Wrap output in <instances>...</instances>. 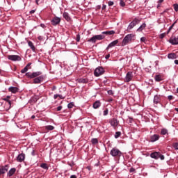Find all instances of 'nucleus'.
I'll return each mask as SVG.
<instances>
[{
	"instance_id": "nucleus-23",
	"label": "nucleus",
	"mask_w": 178,
	"mask_h": 178,
	"mask_svg": "<svg viewBox=\"0 0 178 178\" xmlns=\"http://www.w3.org/2000/svg\"><path fill=\"white\" fill-rule=\"evenodd\" d=\"M28 45L29 47H30L33 52H35V46H34V44L33 43V42L31 41L28 42Z\"/></svg>"
},
{
	"instance_id": "nucleus-26",
	"label": "nucleus",
	"mask_w": 178,
	"mask_h": 178,
	"mask_svg": "<svg viewBox=\"0 0 178 178\" xmlns=\"http://www.w3.org/2000/svg\"><path fill=\"white\" fill-rule=\"evenodd\" d=\"M145 27H147V24L143 23L138 29L137 31H143V30H144V29H145Z\"/></svg>"
},
{
	"instance_id": "nucleus-31",
	"label": "nucleus",
	"mask_w": 178,
	"mask_h": 178,
	"mask_svg": "<svg viewBox=\"0 0 178 178\" xmlns=\"http://www.w3.org/2000/svg\"><path fill=\"white\" fill-rule=\"evenodd\" d=\"M40 168H42V169H45L46 170H48V165L47 163H42L40 165Z\"/></svg>"
},
{
	"instance_id": "nucleus-60",
	"label": "nucleus",
	"mask_w": 178,
	"mask_h": 178,
	"mask_svg": "<svg viewBox=\"0 0 178 178\" xmlns=\"http://www.w3.org/2000/svg\"><path fill=\"white\" fill-rule=\"evenodd\" d=\"M31 63H28V64L26 65L27 68H29V66H31Z\"/></svg>"
},
{
	"instance_id": "nucleus-7",
	"label": "nucleus",
	"mask_w": 178,
	"mask_h": 178,
	"mask_svg": "<svg viewBox=\"0 0 178 178\" xmlns=\"http://www.w3.org/2000/svg\"><path fill=\"white\" fill-rule=\"evenodd\" d=\"M140 22H141V19H138V18H135L128 26L127 27V30H131L134 27H135V26H137V24H138V23H140Z\"/></svg>"
},
{
	"instance_id": "nucleus-16",
	"label": "nucleus",
	"mask_w": 178,
	"mask_h": 178,
	"mask_svg": "<svg viewBox=\"0 0 178 178\" xmlns=\"http://www.w3.org/2000/svg\"><path fill=\"white\" fill-rule=\"evenodd\" d=\"M119 43V40H115L113 42H111L106 48V50L108 51V49H109L110 48H113V47H115L117 44Z\"/></svg>"
},
{
	"instance_id": "nucleus-40",
	"label": "nucleus",
	"mask_w": 178,
	"mask_h": 178,
	"mask_svg": "<svg viewBox=\"0 0 178 178\" xmlns=\"http://www.w3.org/2000/svg\"><path fill=\"white\" fill-rule=\"evenodd\" d=\"M174 10L175 12H178V4H174Z\"/></svg>"
},
{
	"instance_id": "nucleus-51",
	"label": "nucleus",
	"mask_w": 178,
	"mask_h": 178,
	"mask_svg": "<svg viewBox=\"0 0 178 178\" xmlns=\"http://www.w3.org/2000/svg\"><path fill=\"white\" fill-rule=\"evenodd\" d=\"M38 40H39V41H42V36H38Z\"/></svg>"
},
{
	"instance_id": "nucleus-1",
	"label": "nucleus",
	"mask_w": 178,
	"mask_h": 178,
	"mask_svg": "<svg viewBox=\"0 0 178 178\" xmlns=\"http://www.w3.org/2000/svg\"><path fill=\"white\" fill-rule=\"evenodd\" d=\"M42 72L38 71L35 72H27L26 73V76H27L28 79H33V83L35 84H40L41 81H43L44 79H45V76L42 75Z\"/></svg>"
},
{
	"instance_id": "nucleus-57",
	"label": "nucleus",
	"mask_w": 178,
	"mask_h": 178,
	"mask_svg": "<svg viewBox=\"0 0 178 178\" xmlns=\"http://www.w3.org/2000/svg\"><path fill=\"white\" fill-rule=\"evenodd\" d=\"M106 9V5H103L102 6V10Z\"/></svg>"
},
{
	"instance_id": "nucleus-61",
	"label": "nucleus",
	"mask_w": 178,
	"mask_h": 178,
	"mask_svg": "<svg viewBox=\"0 0 178 178\" xmlns=\"http://www.w3.org/2000/svg\"><path fill=\"white\" fill-rule=\"evenodd\" d=\"M175 65H178V60H175Z\"/></svg>"
},
{
	"instance_id": "nucleus-12",
	"label": "nucleus",
	"mask_w": 178,
	"mask_h": 178,
	"mask_svg": "<svg viewBox=\"0 0 178 178\" xmlns=\"http://www.w3.org/2000/svg\"><path fill=\"white\" fill-rule=\"evenodd\" d=\"M169 42L172 45H177L178 44V37L172 36Z\"/></svg>"
},
{
	"instance_id": "nucleus-59",
	"label": "nucleus",
	"mask_w": 178,
	"mask_h": 178,
	"mask_svg": "<svg viewBox=\"0 0 178 178\" xmlns=\"http://www.w3.org/2000/svg\"><path fill=\"white\" fill-rule=\"evenodd\" d=\"M162 2H163V0H159L158 3H160V5H161V3H162Z\"/></svg>"
},
{
	"instance_id": "nucleus-14",
	"label": "nucleus",
	"mask_w": 178,
	"mask_h": 178,
	"mask_svg": "<svg viewBox=\"0 0 178 178\" xmlns=\"http://www.w3.org/2000/svg\"><path fill=\"white\" fill-rule=\"evenodd\" d=\"M132 79H133V72H128L127 73V75H126V77H125L126 83H129V81H131Z\"/></svg>"
},
{
	"instance_id": "nucleus-9",
	"label": "nucleus",
	"mask_w": 178,
	"mask_h": 178,
	"mask_svg": "<svg viewBox=\"0 0 178 178\" xmlns=\"http://www.w3.org/2000/svg\"><path fill=\"white\" fill-rule=\"evenodd\" d=\"M7 58L9 60H12L13 62H16V61L19 62L22 60V57L17 55H8Z\"/></svg>"
},
{
	"instance_id": "nucleus-58",
	"label": "nucleus",
	"mask_w": 178,
	"mask_h": 178,
	"mask_svg": "<svg viewBox=\"0 0 178 178\" xmlns=\"http://www.w3.org/2000/svg\"><path fill=\"white\" fill-rule=\"evenodd\" d=\"M70 178H77V176H76V175H71Z\"/></svg>"
},
{
	"instance_id": "nucleus-28",
	"label": "nucleus",
	"mask_w": 178,
	"mask_h": 178,
	"mask_svg": "<svg viewBox=\"0 0 178 178\" xmlns=\"http://www.w3.org/2000/svg\"><path fill=\"white\" fill-rule=\"evenodd\" d=\"M91 143L93 145L98 144V139L97 138H92Z\"/></svg>"
},
{
	"instance_id": "nucleus-44",
	"label": "nucleus",
	"mask_w": 178,
	"mask_h": 178,
	"mask_svg": "<svg viewBox=\"0 0 178 178\" xmlns=\"http://www.w3.org/2000/svg\"><path fill=\"white\" fill-rule=\"evenodd\" d=\"M113 4H114V3H113V1H108V6H113Z\"/></svg>"
},
{
	"instance_id": "nucleus-56",
	"label": "nucleus",
	"mask_w": 178,
	"mask_h": 178,
	"mask_svg": "<svg viewBox=\"0 0 178 178\" xmlns=\"http://www.w3.org/2000/svg\"><path fill=\"white\" fill-rule=\"evenodd\" d=\"M113 101V99L111 98L107 100V102H112Z\"/></svg>"
},
{
	"instance_id": "nucleus-36",
	"label": "nucleus",
	"mask_w": 178,
	"mask_h": 178,
	"mask_svg": "<svg viewBox=\"0 0 178 178\" xmlns=\"http://www.w3.org/2000/svg\"><path fill=\"white\" fill-rule=\"evenodd\" d=\"M29 70V68H27V66H26L24 69L21 70V73H26V72Z\"/></svg>"
},
{
	"instance_id": "nucleus-11",
	"label": "nucleus",
	"mask_w": 178,
	"mask_h": 178,
	"mask_svg": "<svg viewBox=\"0 0 178 178\" xmlns=\"http://www.w3.org/2000/svg\"><path fill=\"white\" fill-rule=\"evenodd\" d=\"M153 102H154V106H157L158 104H160L161 105V95H154Z\"/></svg>"
},
{
	"instance_id": "nucleus-42",
	"label": "nucleus",
	"mask_w": 178,
	"mask_h": 178,
	"mask_svg": "<svg viewBox=\"0 0 178 178\" xmlns=\"http://www.w3.org/2000/svg\"><path fill=\"white\" fill-rule=\"evenodd\" d=\"M108 95H113V91L112 90H109L107 91Z\"/></svg>"
},
{
	"instance_id": "nucleus-35",
	"label": "nucleus",
	"mask_w": 178,
	"mask_h": 178,
	"mask_svg": "<svg viewBox=\"0 0 178 178\" xmlns=\"http://www.w3.org/2000/svg\"><path fill=\"white\" fill-rule=\"evenodd\" d=\"M120 6H122V8H124V6H126V3L124 2L123 0H120Z\"/></svg>"
},
{
	"instance_id": "nucleus-4",
	"label": "nucleus",
	"mask_w": 178,
	"mask_h": 178,
	"mask_svg": "<svg viewBox=\"0 0 178 178\" xmlns=\"http://www.w3.org/2000/svg\"><path fill=\"white\" fill-rule=\"evenodd\" d=\"M150 157L152 158L153 159H155L156 161L159 159V158L161 161H163L165 159V156H163L159 152H154L151 153Z\"/></svg>"
},
{
	"instance_id": "nucleus-41",
	"label": "nucleus",
	"mask_w": 178,
	"mask_h": 178,
	"mask_svg": "<svg viewBox=\"0 0 178 178\" xmlns=\"http://www.w3.org/2000/svg\"><path fill=\"white\" fill-rule=\"evenodd\" d=\"M166 35V33H163L160 35V38L162 40L165 38V36Z\"/></svg>"
},
{
	"instance_id": "nucleus-52",
	"label": "nucleus",
	"mask_w": 178,
	"mask_h": 178,
	"mask_svg": "<svg viewBox=\"0 0 178 178\" xmlns=\"http://www.w3.org/2000/svg\"><path fill=\"white\" fill-rule=\"evenodd\" d=\"M106 59H109V58H111V55L110 54H107L106 56H105Z\"/></svg>"
},
{
	"instance_id": "nucleus-63",
	"label": "nucleus",
	"mask_w": 178,
	"mask_h": 178,
	"mask_svg": "<svg viewBox=\"0 0 178 178\" xmlns=\"http://www.w3.org/2000/svg\"><path fill=\"white\" fill-rule=\"evenodd\" d=\"M39 2H40V0H35V3H37V5H38Z\"/></svg>"
},
{
	"instance_id": "nucleus-3",
	"label": "nucleus",
	"mask_w": 178,
	"mask_h": 178,
	"mask_svg": "<svg viewBox=\"0 0 178 178\" xmlns=\"http://www.w3.org/2000/svg\"><path fill=\"white\" fill-rule=\"evenodd\" d=\"M134 37V35L133 34H128L127 35L124 39L122 41L121 45L122 47H125V45H127L131 40H133V38Z\"/></svg>"
},
{
	"instance_id": "nucleus-33",
	"label": "nucleus",
	"mask_w": 178,
	"mask_h": 178,
	"mask_svg": "<svg viewBox=\"0 0 178 178\" xmlns=\"http://www.w3.org/2000/svg\"><path fill=\"white\" fill-rule=\"evenodd\" d=\"M3 101H6V102H8V104L9 105V106L12 105V102H10V100H9V99H8L7 97L3 98Z\"/></svg>"
},
{
	"instance_id": "nucleus-43",
	"label": "nucleus",
	"mask_w": 178,
	"mask_h": 178,
	"mask_svg": "<svg viewBox=\"0 0 178 178\" xmlns=\"http://www.w3.org/2000/svg\"><path fill=\"white\" fill-rule=\"evenodd\" d=\"M146 40H147V38H146L145 37H142V38H140V41H141L142 42H145Z\"/></svg>"
},
{
	"instance_id": "nucleus-45",
	"label": "nucleus",
	"mask_w": 178,
	"mask_h": 178,
	"mask_svg": "<svg viewBox=\"0 0 178 178\" xmlns=\"http://www.w3.org/2000/svg\"><path fill=\"white\" fill-rule=\"evenodd\" d=\"M128 119H129V123H133V118L128 117Z\"/></svg>"
},
{
	"instance_id": "nucleus-13",
	"label": "nucleus",
	"mask_w": 178,
	"mask_h": 178,
	"mask_svg": "<svg viewBox=\"0 0 178 178\" xmlns=\"http://www.w3.org/2000/svg\"><path fill=\"white\" fill-rule=\"evenodd\" d=\"M24 159H26L24 153H21L17 156V162H24Z\"/></svg>"
},
{
	"instance_id": "nucleus-6",
	"label": "nucleus",
	"mask_w": 178,
	"mask_h": 178,
	"mask_svg": "<svg viewBox=\"0 0 178 178\" xmlns=\"http://www.w3.org/2000/svg\"><path fill=\"white\" fill-rule=\"evenodd\" d=\"M104 73H105V70L102 67H97L94 71L95 77H99V76H102Z\"/></svg>"
},
{
	"instance_id": "nucleus-29",
	"label": "nucleus",
	"mask_w": 178,
	"mask_h": 178,
	"mask_svg": "<svg viewBox=\"0 0 178 178\" xmlns=\"http://www.w3.org/2000/svg\"><path fill=\"white\" fill-rule=\"evenodd\" d=\"M175 24H176V22H174L168 29V31H167V34H169V33H170V31L172 30V29H173V27H175Z\"/></svg>"
},
{
	"instance_id": "nucleus-37",
	"label": "nucleus",
	"mask_w": 178,
	"mask_h": 178,
	"mask_svg": "<svg viewBox=\"0 0 178 178\" xmlns=\"http://www.w3.org/2000/svg\"><path fill=\"white\" fill-rule=\"evenodd\" d=\"M108 113H109V110L108 108H106L105 111L103 112V115L107 116Z\"/></svg>"
},
{
	"instance_id": "nucleus-20",
	"label": "nucleus",
	"mask_w": 178,
	"mask_h": 178,
	"mask_svg": "<svg viewBox=\"0 0 178 178\" xmlns=\"http://www.w3.org/2000/svg\"><path fill=\"white\" fill-rule=\"evenodd\" d=\"M16 172V168H11L9 172L7 173V176L8 177H12V176H13V175H15V173Z\"/></svg>"
},
{
	"instance_id": "nucleus-48",
	"label": "nucleus",
	"mask_w": 178,
	"mask_h": 178,
	"mask_svg": "<svg viewBox=\"0 0 178 178\" xmlns=\"http://www.w3.org/2000/svg\"><path fill=\"white\" fill-rule=\"evenodd\" d=\"M58 97L60 98V99H65V97L62 95H58Z\"/></svg>"
},
{
	"instance_id": "nucleus-22",
	"label": "nucleus",
	"mask_w": 178,
	"mask_h": 178,
	"mask_svg": "<svg viewBox=\"0 0 178 178\" xmlns=\"http://www.w3.org/2000/svg\"><path fill=\"white\" fill-rule=\"evenodd\" d=\"M154 80L157 83H159V81H162V80H163V77L161 74H156L154 76Z\"/></svg>"
},
{
	"instance_id": "nucleus-39",
	"label": "nucleus",
	"mask_w": 178,
	"mask_h": 178,
	"mask_svg": "<svg viewBox=\"0 0 178 178\" xmlns=\"http://www.w3.org/2000/svg\"><path fill=\"white\" fill-rule=\"evenodd\" d=\"M168 101H172V99H175V97L173 95H169L168 96Z\"/></svg>"
},
{
	"instance_id": "nucleus-19",
	"label": "nucleus",
	"mask_w": 178,
	"mask_h": 178,
	"mask_svg": "<svg viewBox=\"0 0 178 178\" xmlns=\"http://www.w3.org/2000/svg\"><path fill=\"white\" fill-rule=\"evenodd\" d=\"M76 81L80 83H82L83 84H86V83H88V79L80 78V79H76Z\"/></svg>"
},
{
	"instance_id": "nucleus-53",
	"label": "nucleus",
	"mask_w": 178,
	"mask_h": 178,
	"mask_svg": "<svg viewBox=\"0 0 178 178\" xmlns=\"http://www.w3.org/2000/svg\"><path fill=\"white\" fill-rule=\"evenodd\" d=\"M40 27H42V29H45V24H40Z\"/></svg>"
},
{
	"instance_id": "nucleus-46",
	"label": "nucleus",
	"mask_w": 178,
	"mask_h": 178,
	"mask_svg": "<svg viewBox=\"0 0 178 178\" xmlns=\"http://www.w3.org/2000/svg\"><path fill=\"white\" fill-rule=\"evenodd\" d=\"M129 172L130 173H133V172H136V169L134 168H131Z\"/></svg>"
},
{
	"instance_id": "nucleus-18",
	"label": "nucleus",
	"mask_w": 178,
	"mask_h": 178,
	"mask_svg": "<svg viewBox=\"0 0 178 178\" xmlns=\"http://www.w3.org/2000/svg\"><path fill=\"white\" fill-rule=\"evenodd\" d=\"M63 17L67 21L70 22L72 20V18L70 17V15H69V13L64 12L63 14Z\"/></svg>"
},
{
	"instance_id": "nucleus-30",
	"label": "nucleus",
	"mask_w": 178,
	"mask_h": 178,
	"mask_svg": "<svg viewBox=\"0 0 178 178\" xmlns=\"http://www.w3.org/2000/svg\"><path fill=\"white\" fill-rule=\"evenodd\" d=\"M45 128L47 129V130H54V129H55V127L52 126V125H47L45 127Z\"/></svg>"
},
{
	"instance_id": "nucleus-54",
	"label": "nucleus",
	"mask_w": 178,
	"mask_h": 178,
	"mask_svg": "<svg viewBox=\"0 0 178 178\" xmlns=\"http://www.w3.org/2000/svg\"><path fill=\"white\" fill-rule=\"evenodd\" d=\"M31 155H32L33 156H35V152L34 150L32 151Z\"/></svg>"
},
{
	"instance_id": "nucleus-25",
	"label": "nucleus",
	"mask_w": 178,
	"mask_h": 178,
	"mask_svg": "<svg viewBox=\"0 0 178 178\" xmlns=\"http://www.w3.org/2000/svg\"><path fill=\"white\" fill-rule=\"evenodd\" d=\"M115 31H106L102 33V34H106V35H113Z\"/></svg>"
},
{
	"instance_id": "nucleus-27",
	"label": "nucleus",
	"mask_w": 178,
	"mask_h": 178,
	"mask_svg": "<svg viewBox=\"0 0 178 178\" xmlns=\"http://www.w3.org/2000/svg\"><path fill=\"white\" fill-rule=\"evenodd\" d=\"M161 134L162 136H166V134H168V129H166L165 128L162 129L161 131Z\"/></svg>"
},
{
	"instance_id": "nucleus-49",
	"label": "nucleus",
	"mask_w": 178,
	"mask_h": 178,
	"mask_svg": "<svg viewBox=\"0 0 178 178\" xmlns=\"http://www.w3.org/2000/svg\"><path fill=\"white\" fill-rule=\"evenodd\" d=\"M60 111H62V106L57 107V111L59 112Z\"/></svg>"
},
{
	"instance_id": "nucleus-2",
	"label": "nucleus",
	"mask_w": 178,
	"mask_h": 178,
	"mask_svg": "<svg viewBox=\"0 0 178 178\" xmlns=\"http://www.w3.org/2000/svg\"><path fill=\"white\" fill-rule=\"evenodd\" d=\"M110 155H111V156H113L114 158L120 159V156H122L123 154L121 152L120 150H119V149L113 147L110 152Z\"/></svg>"
},
{
	"instance_id": "nucleus-47",
	"label": "nucleus",
	"mask_w": 178,
	"mask_h": 178,
	"mask_svg": "<svg viewBox=\"0 0 178 178\" xmlns=\"http://www.w3.org/2000/svg\"><path fill=\"white\" fill-rule=\"evenodd\" d=\"M76 42H80V35H76Z\"/></svg>"
},
{
	"instance_id": "nucleus-32",
	"label": "nucleus",
	"mask_w": 178,
	"mask_h": 178,
	"mask_svg": "<svg viewBox=\"0 0 178 178\" xmlns=\"http://www.w3.org/2000/svg\"><path fill=\"white\" fill-rule=\"evenodd\" d=\"M120 136H122V132L117 131V132H115V138H119V137H120Z\"/></svg>"
},
{
	"instance_id": "nucleus-55",
	"label": "nucleus",
	"mask_w": 178,
	"mask_h": 178,
	"mask_svg": "<svg viewBox=\"0 0 178 178\" xmlns=\"http://www.w3.org/2000/svg\"><path fill=\"white\" fill-rule=\"evenodd\" d=\"M58 94L54 95V99H56V98H58Z\"/></svg>"
},
{
	"instance_id": "nucleus-15",
	"label": "nucleus",
	"mask_w": 178,
	"mask_h": 178,
	"mask_svg": "<svg viewBox=\"0 0 178 178\" xmlns=\"http://www.w3.org/2000/svg\"><path fill=\"white\" fill-rule=\"evenodd\" d=\"M161 138V136L158 134H154L150 136V142L155 143V141H158Z\"/></svg>"
},
{
	"instance_id": "nucleus-5",
	"label": "nucleus",
	"mask_w": 178,
	"mask_h": 178,
	"mask_svg": "<svg viewBox=\"0 0 178 178\" xmlns=\"http://www.w3.org/2000/svg\"><path fill=\"white\" fill-rule=\"evenodd\" d=\"M104 38H105V36L102 35H96L88 39V42H92L93 44H95L97 40L100 41L101 40H104Z\"/></svg>"
},
{
	"instance_id": "nucleus-50",
	"label": "nucleus",
	"mask_w": 178,
	"mask_h": 178,
	"mask_svg": "<svg viewBox=\"0 0 178 178\" xmlns=\"http://www.w3.org/2000/svg\"><path fill=\"white\" fill-rule=\"evenodd\" d=\"M30 15H33V13H35V10H31L30 12H29Z\"/></svg>"
},
{
	"instance_id": "nucleus-64",
	"label": "nucleus",
	"mask_w": 178,
	"mask_h": 178,
	"mask_svg": "<svg viewBox=\"0 0 178 178\" xmlns=\"http://www.w3.org/2000/svg\"><path fill=\"white\" fill-rule=\"evenodd\" d=\"M175 111H176V112H178V108H175Z\"/></svg>"
},
{
	"instance_id": "nucleus-8",
	"label": "nucleus",
	"mask_w": 178,
	"mask_h": 178,
	"mask_svg": "<svg viewBox=\"0 0 178 178\" xmlns=\"http://www.w3.org/2000/svg\"><path fill=\"white\" fill-rule=\"evenodd\" d=\"M109 124L112 127H113L114 130H116V129H118V126H119V120L116 118H112L109 120Z\"/></svg>"
},
{
	"instance_id": "nucleus-38",
	"label": "nucleus",
	"mask_w": 178,
	"mask_h": 178,
	"mask_svg": "<svg viewBox=\"0 0 178 178\" xmlns=\"http://www.w3.org/2000/svg\"><path fill=\"white\" fill-rule=\"evenodd\" d=\"M172 147L175 149L178 150V143H173Z\"/></svg>"
},
{
	"instance_id": "nucleus-10",
	"label": "nucleus",
	"mask_w": 178,
	"mask_h": 178,
	"mask_svg": "<svg viewBox=\"0 0 178 178\" xmlns=\"http://www.w3.org/2000/svg\"><path fill=\"white\" fill-rule=\"evenodd\" d=\"M60 17L55 16L53 17V19L51 20V23L52 26H58V24H60Z\"/></svg>"
},
{
	"instance_id": "nucleus-17",
	"label": "nucleus",
	"mask_w": 178,
	"mask_h": 178,
	"mask_svg": "<svg viewBox=\"0 0 178 178\" xmlns=\"http://www.w3.org/2000/svg\"><path fill=\"white\" fill-rule=\"evenodd\" d=\"M102 103L101 101L99 100H97L96 102H95L92 104V108L94 109H98L99 108L101 107Z\"/></svg>"
},
{
	"instance_id": "nucleus-34",
	"label": "nucleus",
	"mask_w": 178,
	"mask_h": 178,
	"mask_svg": "<svg viewBox=\"0 0 178 178\" xmlns=\"http://www.w3.org/2000/svg\"><path fill=\"white\" fill-rule=\"evenodd\" d=\"M73 106H74V103H73V102H70L67 104V108L69 109H72V108H73Z\"/></svg>"
},
{
	"instance_id": "nucleus-21",
	"label": "nucleus",
	"mask_w": 178,
	"mask_h": 178,
	"mask_svg": "<svg viewBox=\"0 0 178 178\" xmlns=\"http://www.w3.org/2000/svg\"><path fill=\"white\" fill-rule=\"evenodd\" d=\"M8 91H10V92H12L13 94H16V92H19V88L10 87L9 88Z\"/></svg>"
},
{
	"instance_id": "nucleus-24",
	"label": "nucleus",
	"mask_w": 178,
	"mask_h": 178,
	"mask_svg": "<svg viewBox=\"0 0 178 178\" xmlns=\"http://www.w3.org/2000/svg\"><path fill=\"white\" fill-rule=\"evenodd\" d=\"M168 59H176L177 58V55L175 53H170L168 55Z\"/></svg>"
},
{
	"instance_id": "nucleus-62",
	"label": "nucleus",
	"mask_w": 178,
	"mask_h": 178,
	"mask_svg": "<svg viewBox=\"0 0 178 178\" xmlns=\"http://www.w3.org/2000/svg\"><path fill=\"white\" fill-rule=\"evenodd\" d=\"M160 6H161V3H159V4L157 5V9H159Z\"/></svg>"
}]
</instances>
